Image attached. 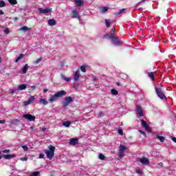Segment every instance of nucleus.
Instances as JSON below:
<instances>
[{
  "label": "nucleus",
  "mask_w": 176,
  "mask_h": 176,
  "mask_svg": "<svg viewBox=\"0 0 176 176\" xmlns=\"http://www.w3.org/2000/svg\"><path fill=\"white\" fill-rule=\"evenodd\" d=\"M49 150H45V153L50 160H52L54 157V151H56V147L54 146L50 145Z\"/></svg>",
  "instance_id": "1"
},
{
  "label": "nucleus",
  "mask_w": 176,
  "mask_h": 176,
  "mask_svg": "<svg viewBox=\"0 0 176 176\" xmlns=\"http://www.w3.org/2000/svg\"><path fill=\"white\" fill-rule=\"evenodd\" d=\"M109 38L111 39V43L115 46H120V45L123 44V43L119 40V36H118L117 34H111Z\"/></svg>",
  "instance_id": "2"
},
{
  "label": "nucleus",
  "mask_w": 176,
  "mask_h": 176,
  "mask_svg": "<svg viewBox=\"0 0 176 176\" xmlns=\"http://www.w3.org/2000/svg\"><path fill=\"white\" fill-rule=\"evenodd\" d=\"M74 100L71 96H67L65 98V101L62 102L63 108H67V106L71 104Z\"/></svg>",
  "instance_id": "3"
},
{
  "label": "nucleus",
  "mask_w": 176,
  "mask_h": 176,
  "mask_svg": "<svg viewBox=\"0 0 176 176\" xmlns=\"http://www.w3.org/2000/svg\"><path fill=\"white\" fill-rule=\"evenodd\" d=\"M23 118H24V119H26V120H29V122H34V120H35V119H36L35 116H32L30 113L24 114L23 116Z\"/></svg>",
  "instance_id": "4"
},
{
  "label": "nucleus",
  "mask_w": 176,
  "mask_h": 176,
  "mask_svg": "<svg viewBox=\"0 0 176 176\" xmlns=\"http://www.w3.org/2000/svg\"><path fill=\"white\" fill-rule=\"evenodd\" d=\"M155 93L157 95V96L161 98V100H164L166 98V96L157 87H155Z\"/></svg>",
  "instance_id": "5"
},
{
  "label": "nucleus",
  "mask_w": 176,
  "mask_h": 176,
  "mask_svg": "<svg viewBox=\"0 0 176 176\" xmlns=\"http://www.w3.org/2000/svg\"><path fill=\"white\" fill-rule=\"evenodd\" d=\"M38 11L40 12V14H46L50 13V12H52V8H47L45 9H43V8H39Z\"/></svg>",
  "instance_id": "6"
},
{
  "label": "nucleus",
  "mask_w": 176,
  "mask_h": 176,
  "mask_svg": "<svg viewBox=\"0 0 176 176\" xmlns=\"http://www.w3.org/2000/svg\"><path fill=\"white\" fill-rule=\"evenodd\" d=\"M142 127L145 129L146 131H148V133H151V128L149 127V124L145 122V120H142Z\"/></svg>",
  "instance_id": "7"
},
{
  "label": "nucleus",
  "mask_w": 176,
  "mask_h": 176,
  "mask_svg": "<svg viewBox=\"0 0 176 176\" xmlns=\"http://www.w3.org/2000/svg\"><path fill=\"white\" fill-rule=\"evenodd\" d=\"M67 95V91L62 90V91H59L58 92L55 94L56 97H57V98H61V97H64V96Z\"/></svg>",
  "instance_id": "8"
},
{
  "label": "nucleus",
  "mask_w": 176,
  "mask_h": 176,
  "mask_svg": "<svg viewBox=\"0 0 176 176\" xmlns=\"http://www.w3.org/2000/svg\"><path fill=\"white\" fill-rule=\"evenodd\" d=\"M72 19H80V15H79L78 14V10H74L72 11Z\"/></svg>",
  "instance_id": "9"
},
{
  "label": "nucleus",
  "mask_w": 176,
  "mask_h": 176,
  "mask_svg": "<svg viewBox=\"0 0 176 176\" xmlns=\"http://www.w3.org/2000/svg\"><path fill=\"white\" fill-rule=\"evenodd\" d=\"M136 112L139 116H144V113L142 111V107L140 105L136 106Z\"/></svg>",
  "instance_id": "10"
},
{
  "label": "nucleus",
  "mask_w": 176,
  "mask_h": 176,
  "mask_svg": "<svg viewBox=\"0 0 176 176\" xmlns=\"http://www.w3.org/2000/svg\"><path fill=\"white\" fill-rule=\"evenodd\" d=\"M80 78V74H79V70H76L74 74V82H78Z\"/></svg>",
  "instance_id": "11"
},
{
  "label": "nucleus",
  "mask_w": 176,
  "mask_h": 176,
  "mask_svg": "<svg viewBox=\"0 0 176 176\" xmlns=\"http://www.w3.org/2000/svg\"><path fill=\"white\" fill-rule=\"evenodd\" d=\"M140 162L142 164H149V160H148V158L143 157L142 158H140Z\"/></svg>",
  "instance_id": "12"
},
{
  "label": "nucleus",
  "mask_w": 176,
  "mask_h": 176,
  "mask_svg": "<svg viewBox=\"0 0 176 176\" xmlns=\"http://www.w3.org/2000/svg\"><path fill=\"white\" fill-rule=\"evenodd\" d=\"M116 30V29H115V27L111 28V32L109 33H107V34H105L104 36V38H109L110 35H116V34H115Z\"/></svg>",
  "instance_id": "13"
},
{
  "label": "nucleus",
  "mask_w": 176,
  "mask_h": 176,
  "mask_svg": "<svg viewBox=\"0 0 176 176\" xmlns=\"http://www.w3.org/2000/svg\"><path fill=\"white\" fill-rule=\"evenodd\" d=\"M70 145L75 146L76 144H78V138H73L70 139L69 141Z\"/></svg>",
  "instance_id": "14"
},
{
  "label": "nucleus",
  "mask_w": 176,
  "mask_h": 176,
  "mask_svg": "<svg viewBox=\"0 0 176 176\" xmlns=\"http://www.w3.org/2000/svg\"><path fill=\"white\" fill-rule=\"evenodd\" d=\"M57 96H56V94H54V95L51 96V97L49 99V102H54V101H57Z\"/></svg>",
  "instance_id": "15"
},
{
  "label": "nucleus",
  "mask_w": 176,
  "mask_h": 176,
  "mask_svg": "<svg viewBox=\"0 0 176 176\" xmlns=\"http://www.w3.org/2000/svg\"><path fill=\"white\" fill-rule=\"evenodd\" d=\"M48 24L49 25H51L52 27L56 25V20L53 19H50L48 20Z\"/></svg>",
  "instance_id": "16"
},
{
  "label": "nucleus",
  "mask_w": 176,
  "mask_h": 176,
  "mask_svg": "<svg viewBox=\"0 0 176 176\" xmlns=\"http://www.w3.org/2000/svg\"><path fill=\"white\" fill-rule=\"evenodd\" d=\"M40 104H42L43 105H47L49 104V101L45 98H41L39 100Z\"/></svg>",
  "instance_id": "17"
},
{
  "label": "nucleus",
  "mask_w": 176,
  "mask_h": 176,
  "mask_svg": "<svg viewBox=\"0 0 176 176\" xmlns=\"http://www.w3.org/2000/svg\"><path fill=\"white\" fill-rule=\"evenodd\" d=\"M3 157L6 160H9L10 159H13V157H14V155L7 154L4 155Z\"/></svg>",
  "instance_id": "18"
},
{
  "label": "nucleus",
  "mask_w": 176,
  "mask_h": 176,
  "mask_svg": "<svg viewBox=\"0 0 176 176\" xmlns=\"http://www.w3.org/2000/svg\"><path fill=\"white\" fill-rule=\"evenodd\" d=\"M148 76L152 80H155V74L152 72H148Z\"/></svg>",
  "instance_id": "19"
},
{
  "label": "nucleus",
  "mask_w": 176,
  "mask_h": 176,
  "mask_svg": "<svg viewBox=\"0 0 176 176\" xmlns=\"http://www.w3.org/2000/svg\"><path fill=\"white\" fill-rule=\"evenodd\" d=\"M76 6L80 7L83 5V0H74Z\"/></svg>",
  "instance_id": "20"
},
{
  "label": "nucleus",
  "mask_w": 176,
  "mask_h": 176,
  "mask_svg": "<svg viewBox=\"0 0 176 176\" xmlns=\"http://www.w3.org/2000/svg\"><path fill=\"white\" fill-rule=\"evenodd\" d=\"M28 72V64H25L22 68V72L23 74H27Z\"/></svg>",
  "instance_id": "21"
},
{
  "label": "nucleus",
  "mask_w": 176,
  "mask_h": 176,
  "mask_svg": "<svg viewBox=\"0 0 176 176\" xmlns=\"http://www.w3.org/2000/svg\"><path fill=\"white\" fill-rule=\"evenodd\" d=\"M27 89V85L26 84H22L19 86L18 90H25Z\"/></svg>",
  "instance_id": "22"
},
{
  "label": "nucleus",
  "mask_w": 176,
  "mask_h": 176,
  "mask_svg": "<svg viewBox=\"0 0 176 176\" xmlns=\"http://www.w3.org/2000/svg\"><path fill=\"white\" fill-rule=\"evenodd\" d=\"M127 149L128 148L126 146L120 144V148H119L118 151H122V152H124V151H127Z\"/></svg>",
  "instance_id": "23"
},
{
  "label": "nucleus",
  "mask_w": 176,
  "mask_h": 176,
  "mask_svg": "<svg viewBox=\"0 0 176 176\" xmlns=\"http://www.w3.org/2000/svg\"><path fill=\"white\" fill-rule=\"evenodd\" d=\"M108 10H109V8H108L107 6L106 7H102L101 10H100V13L104 14V13H105V12H108Z\"/></svg>",
  "instance_id": "24"
},
{
  "label": "nucleus",
  "mask_w": 176,
  "mask_h": 176,
  "mask_svg": "<svg viewBox=\"0 0 176 176\" xmlns=\"http://www.w3.org/2000/svg\"><path fill=\"white\" fill-rule=\"evenodd\" d=\"M156 138H157V140H160V142H164V140H166L164 137L160 136L159 135H156Z\"/></svg>",
  "instance_id": "25"
},
{
  "label": "nucleus",
  "mask_w": 176,
  "mask_h": 176,
  "mask_svg": "<svg viewBox=\"0 0 176 176\" xmlns=\"http://www.w3.org/2000/svg\"><path fill=\"white\" fill-rule=\"evenodd\" d=\"M124 10H126V8H122V9L120 10L119 12H116L114 13V14H116V16H119V14H122V13H123V12H124Z\"/></svg>",
  "instance_id": "26"
},
{
  "label": "nucleus",
  "mask_w": 176,
  "mask_h": 176,
  "mask_svg": "<svg viewBox=\"0 0 176 176\" xmlns=\"http://www.w3.org/2000/svg\"><path fill=\"white\" fill-rule=\"evenodd\" d=\"M24 58V55L23 54H21L15 60V63H17L18 61H20V60Z\"/></svg>",
  "instance_id": "27"
},
{
  "label": "nucleus",
  "mask_w": 176,
  "mask_h": 176,
  "mask_svg": "<svg viewBox=\"0 0 176 176\" xmlns=\"http://www.w3.org/2000/svg\"><path fill=\"white\" fill-rule=\"evenodd\" d=\"M60 77L62 78V79L65 80V82H69V78H67L65 75L62 74H60Z\"/></svg>",
  "instance_id": "28"
},
{
  "label": "nucleus",
  "mask_w": 176,
  "mask_h": 176,
  "mask_svg": "<svg viewBox=\"0 0 176 176\" xmlns=\"http://www.w3.org/2000/svg\"><path fill=\"white\" fill-rule=\"evenodd\" d=\"M105 24H106V27L107 28H109L111 27V21L109 19H106Z\"/></svg>",
  "instance_id": "29"
},
{
  "label": "nucleus",
  "mask_w": 176,
  "mask_h": 176,
  "mask_svg": "<svg viewBox=\"0 0 176 176\" xmlns=\"http://www.w3.org/2000/svg\"><path fill=\"white\" fill-rule=\"evenodd\" d=\"M111 94L113 96H118V94H119V92H118V90H116L115 89H111Z\"/></svg>",
  "instance_id": "30"
},
{
  "label": "nucleus",
  "mask_w": 176,
  "mask_h": 176,
  "mask_svg": "<svg viewBox=\"0 0 176 176\" xmlns=\"http://www.w3.org/2000/svg\"><path fill=\"white\" fill-rule=\"evenodd\" d=\"M10 5H17V0H8Z\"/></svg>",
  "instance_id": "31"
},
{
  "label": "nucleus",
  "mask_w": 176,
  "mask_h": 176,
  "mask_svg": "<svg viewBox=\"0 0 176 176\" xmlns=\"http://www.w3.org/2000/svg\"><path fill=\"white\" fill-rule=\"evenodd\" d=\"M98 159H100V160H105V155H104L102 153H100L98 155Z\"/></svg>",
  "instance_id": "32"
},
{
  "label": "nucleus",
  "mask_w": 176,
  "mask_h": 176,
  "mask_svg": "<svg viewBox=\"0 0 176 176\" xmlns=\"http://www.w3.org/2000/svg\"><path fill=\"white\" fill-rule=\"evenodd\" d=\"M5 6H6V3L5 1H0V8H5Z\"/></svg>",
  "instance_id": "33"
},
{
  "label": "nucleus",
  "mask_w": 176,
  "mask_h": 176,
  "mask_svg": "<svg viewBox=\"0 0 176 176\" xmlns=\"http://www.w3.org/2000/svg\"><path fill=\"white\" fill-rule=\"evenodd\" d=\"M63 126H65V127H69V126H71V122L69 121L64 122Z\"/></svg>",
  "instance_id": "34"
},
{
  "label": "nucleus",
  "mask_w": 176,
  "mask_h": 176,
  "mask_svg": "<svg viewBox=\"0 0 176 176\" xmlns=\"http://www.w3.org/2000/svg\"><path fill=\"white\" fill-rule=\"evenodd\" d=\"M30 30H31V28H29L27 26H23L21 28V31H30Z\"/></svg>",
  "instance_id": "35"
},
{
  "label": "nucleus",
  "mask_w": 176,
  "mask_h": 176,
  "mask_svg": "<svg viewBox=\"0 0 176 176\" xmlns=\"http://www.w3.org/2000/svg\"><path fill=\"white\" fill-rule=\"evenodd\" d=\"M118 156L119 157H123V156H124V153L122 151H118Z\"/></svg>",
  "instance_id": "36"
},
{
  "label": "nucleus",
  "mask_w": 176,
  "mask_h": 176,
  "mask_svg": "<svg viewBox=\"0 0 176 176\" xmlns=\"http://www.w3.org/2000/svg\"><path fill=\"white\" fill-rule=\"evenodd\" d=\"M38 174H41V172L36 171L34 173H32L30 176H38Z\"/></svg>",
  "instance_id": "37"
},
{
  "label": "nucleus",
  "mask_w": 176,
  "mask_h": 176,
  "mask_svg": "<svg viewBox=\"0 0 176 176\" xmlns=\"http://www.w3.org/2000/svg\"><path fill=\"white\" fill-rule=\"evenodd\" d=\"M20 160H21V162H27V160H28V157H21Z\"/></svg>",
  "instance_id": "38"
},
{
  "label": "nucleus",
  "mask_w": 176,
  "mask_h": 176,
  "mask_svg": "<svg viewBox=\"0 0 176 176\" xmlns=\"http://www.w3.org/2000/svg\"><path fill=\"white\" fill-rule=\"evenodd\" d=\"M80 70L82 71V72H86V66L85 65L81 66Z\"/></svg>",
  "instance_id": "39"
},
{
  "label": "nucleus",
  "mask_w": 176,
  "mask_h": 176,
  "mask_svg": "<svg viewBox=\"0 0 176 176\" xmlns=\"http://www.w3.org/2000/svg\"><path fill=\"white\" fill-rule=\"evenodd\" d=\"M30 104H31V103H30V102L29 100H27V101H24V102H23V105H24L25 107H27V105H30Z\"/></svg>",
  "instance_id": "40"
},
{
  "label": "nucleus",
  "mask_w": 176,
  "mask_h": 176,
  "mask_svg": "<svg viewBox=\"0 0 176 176\" xmlns=\"http://www.w3.org/2000/svg\"><path fill=\"white\" fill-rule=\"evenodd\" d=\"M28 100L31 102H32V101H35V97L34 96H30L28 99Z\"/></svg>",
  "instance_id": "41"
},
{
  "label": "nucleus",
  "mask_w": 176,
  "mask_h": 176,
  "mask_svg": "<svg viewBox=\"0 0 176 176\" xmlns=\"http://www.w3.org/2000/svg\"><path fill=\"white\" fill-rule=\"evenodd\" d=\"M139 133L144 135V137H146V133H145V131H143L142 130H139Z\"/></svg>",
  "instance_id": "42"
},
{
  "label": "nucleus",
  "mask_w": 176,
  "mask_h": 176,
  "mask_svg": "<svg viewBox=\"0 0 176 176\" xmlns=\"http://www.w3.org/2000/svg\"><path fill=\"white\" fill-rule=\"evenodd\" d=\"M40 61H42V58H39L34 61V64H39Z\"/></svg>",
  "instance_id": "43"
},
{
  "label": "nucleus",
  "mask_w": 176,
  "mask_h": 176,
  "mask_svg": "<svg viewBox=\"0 0 176 176\" xmlns=\"http://www.w3.org/2000/svg\"><path fill=\"white\" fill-rule=\"evenodd\" d=\"M118 133L120 134V135H123V130H122V129H119L118 130Z\"/></svg>",
  "instance_id": "44"
},
{
  "label": "nucleus",
  "mask_w": 176,
  "mask_h": 176,
  "mask_svg": "<svg viewBox=\"0 0 176 176\" xmlns=\"http://www.w3.org/2000/svg\"><path fill=\"white\" fill-rule=\"evenodd\" d=\"M4 32H5V34H9L10 32V30H9V28H6L4 30Z\"/></svg>",
  "instance_id": "45"
},
{
  "label": "nucleus",
  "mask_w": 176,
  "mask_h": 176,
  "mask_svg": "<svg viewBox=\"0 0 176 176\" xmlns=\"http://www.w3.org/2000/svg\"><path fill=\"white\" fill-rule=\"evenodd\" d=\"M6 123V120H0V124H5Z\"/></svg>",
  "instance_id": "46"
},
{
  "label": "nucleus",
  "mask_w": 176,
  "mask_h": 176,
  "mask_svg": "<svg viewBox=\"0 0 176 176\" xmlns=\"http://www.w3.org/2000/svg\"><path fill=\"white\" fill-rule=\"evenodd\" d=\"M22 148L25 151H28V147L26 145L22 146Z\"/></svg>",
  "instance_id": "47"
},
{
  "label": "nucleus",
  "mask_w": 176,
  "mask_h": 176,
  "mask_svg": "<svg viewBox=\"0 0 176 176\" xmlns=\"http://www.w3.org/2000/svg\"><path fill=\"white\" fill-rule=\"evenodd\" d=\"M10 152V150H8V149L3 151V153H9Z\"/></svg>",
  "instance_id": "48"
},
{
  "label": "nucleus",
  "mask_w": 176,
  "mask_h": 176,
  "mask_svg": "<svg viewBox=\"0 0 176 176\" xmlns=\"http://www.w3.org/2000/svg\"><path fill=\"white\" fill-rule=\"evenodd\" d=\"M39 159H43V157H45V154H42V153H41L40 155H39Z\"/></svg>",
  "instance_id": "49"
},
{
  "label": "nucleus",
  "mask_w": 176,
  "mask_h": 176,
  "mask_svg": "<svg viewBox=\"0 0 176 176\" xmlns=\"http://www.w3.org/2000/svg\"><path fill=\"white\" fill-rule=\"evenodd\" d=\"M10 91L11 94H13V93H16V89H10Z\"/></svg>",
  "instance_id": "50"
},
{
  "label": "nucleus",
  "mask_w": 176,
  "mask_h": 176,
  "mask_svg": "<svg viewBox=\"0 0 176 176\" xmlns=\"http://www.w3.org/2000/svg\"><path fill=\"white\" fill-rule=\"evenodd\" d=\"M102 116V111H100L98 113V118H101Z\"/></svg>",
  "instance_id": "51"
},
{
  "label": "nucleus",
  "mask_w": 176,
  "mask_h": 176,
  "mask_svg": "<svg viewBox=\"0 0 176 176\" xmlns=\"http://www.w3.org/2000/svg\"><path fill=\"white\" fill-rule=\"evenodd\" d=\"M31 89H32V90H35V89H36V86L33 85L31 87Z\"/></svg>",
  "instance_id": "52"
},
{
  "label": "nucleus",
  "mask_w": 176,
  "mask_h": 176,
  "mask_svg": "<svg viewBox=\"0 0 176 176\" xmlns=\"http://www.w3.org/2000/svg\"><path fill=\"white\" fill-rule=\"evenodd\" d=\"M3 14H5V13L3 12V11L0 10V16H2Z\"/></svg>",
  "instance_id": "53"
},
{
  "label": "nucleus",
  "mask_w": 176,
  "mask_h": 176,
  "mask_svg": "<svg viewBox=\"0 0 176 176\" xmlns=\"http://www.w3.org/2000/svg\"><path fill=\"white\" fill-rule=\"evenodd\" d=\"M172 140H173V142H175V144H176V138L175 137H173Z\"/></svg>",
  "instance_id": "54"
},
{
  "label": "nucleus",
  "mask_w": 176,
  "mask_h": 176,
  "mask_svg": "<svg viewBox=\"0 0 176 176\" xmlns=\"http://www.w3.org/2000/svg\"><path fill=\"white\" fill-rule=\"evenodd\" d=\"M136 173H137V174H141V170H137Z\"/></svg>",
  "instance_id": "55"
},
{
  "label": "nucleus",
  "mask_w": 176,
  "mask_h": 176,
  "mask_svg": "<svg viewBox=\"0 0 176 176\" xmlns=\"http://www.w3.org/2000/svg\"><path fill=\"white\" fill-rule=\"evenodd\" d=\"M47 89H43V93H47Z\"/></svg>",
  "instance_id": "56"
},
{
  "label": "nucleus",
  "mask_w": 176,
  "mask_h": 176,
  "mask_svg": "<svg viewBox=\"0 0 176 176\" xmlns=\"http://www.w3.org/2000/svg\"><path fill=\"white\" fill-rule=\"evenodd\" d=\"M116 85H117V86H121V84H120V82H118L116 83Z\"/></svg>",
  "instance_id": "57"
},
{
  "label": "nucleus",
  "mask_w": 176,
  "mask_h": 176,
  "mask_svg": "<svg viewBox=\"0 0 176 176\" xmlns=\"http://www.w3.org/2000/svg\"><path fill=\"white\" fill-rule=\"evenodd\" d=\"M14 20L15 21H17V20H19V18L15 17V18L14 19Z\"/></svg>",
  "instance_id": "58"
},
{
  "label": "nucleus",
  "mask_w": 176,
  "mask_h": 176,
  "mask_svg": "<svg viewBox=\"0 0 176 176\" xmlns=\"http://www.w3.org/2000/svg\"><path fill=\"white\" fill-rule=\"evenodd\" d=\"M158 165H159V166H163V163H162V162L159 163V164H158Z\"/></svg>",
  "instance_id": "59"
},
{
  "label": "nucleus",
  "mask_w": 176,
  "mask_h": 176,
  "mask_svg": "<svg viewBox=\"0 0 176 176\" xmlns=\"http://www.w3.org/2000/svg\"><path fill=\"white\" fill-rule=\"evenodd\" d=\"M42 131H46V128H43Z\"/></svg>",
  "instance_id": "60"
},
{
  "label": "nucleus",
  "mask_w": 176,
  "mask_h": 176,
  "mask_svg": "<svg viewBox=\"0 0 176 176\" xmlns=\"http://www.w3.org/2000/svg\"><path fill=\"white\" fill-rule=\"evenodd\" d=\"M30 129H31V130H34L35 129V127L34 126H31Z\"/></svg>",
  "instance_id": "61"
},
{
  "label": "nucleus",
  "mask_w": 176,
  "mask_h": 176,
  "mask_svg": "<svg viewBox=\"0 0 176 176\" xmlns=\"http://www.w3.org/2000/svg\"><path fill=\"white\" fill-rule=\"evenodd\" d=\"M0 63H2V58L0 57Z\"/></svg>",
  "instance_id": "62"
},
{
  "label": "nucleus",
  "mask_w": 176,
  "mask_h": 176,
  "mask_svg": "<svg viewBox=\"0 0 176 176\" xmlns=\"http://www.w3.org/2000/svg\"><path fill=\"white\" fill-rule=\"evenodd\" d=\"M142 2H145V0H142Z\"/></svg>",
  "instance_id": "63"
}]
</instances>
